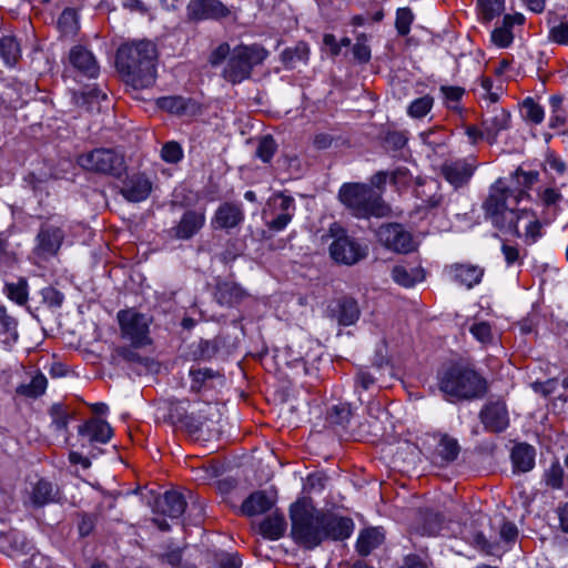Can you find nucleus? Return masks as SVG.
<instances>
[{
	"instance_id": "nucleus-1",
	"label": "nucleus",
	"mask_w": 568,
	"mask_h": 568,
	"mask_svg": "<svg viewBox=\"0 0 568 568\" xmlns=\"http://www.w3.org/2000/svg\"><path fill=\"white\" fill-rule=\"evenodd\" d=\"M291 536L305 549H314L323 541L343 540L351 536V518L316 509L308 500L300 499L290 507Z\"/></svg>"
},
{
	"instance_id": "nucleus-2",
	"label": "nucleus",
	"mask_w": 568,
	"mask_h": 568,
	"mask_svg": "<svg viewBox=\"0 0 568 568\" xmlns=\"http://www.w3.org/2000/svg\"><path fill=\"white\" fill-rule=\"evenodd\" d=\"M530 189L509 187L503 179H498L490 187L489 195L483 204L486 217L493 226L504 234L520 237L518 223L532 215V211L517 210L523 200H530Z\"/></svg>"
},
{
	"instance_id": "nucleus-3",
	"label": "nucleus",
	"mask_w": 568,
	"mask_h": 568,
	"mask_svg": "<svg viewBox=\"0 0 568 568\" xmlns=\"http://www.w3.org/2000/svg\"><path fill=\"white\" fill-rule=\"evenodd\" d=\"M156 45L149 40L122 44L115 57V65L124 82L133 89H146L156 80Z\"/></svg>"
},
{
	"instance_id": "nucleus-4",
	"label": "nucleus",
	"mask_w": 568,
	"mask_h": 568,
	"mask_svg": "<svg viewBox=\"0 0 568 568\" xmlns=\"http://www.w3.org/2000/svg\"><path fill=\"white\" fill-rule=\"evenodd\" d=\"M267 57L268 51L260 43H241L231 49L227 42H222L211 51L207 62L212 68L225 62L221 77L235 85L248 80L254 68L261 65Z\"/></svg>"
},
{
	"instance_id": "nucleus-5",
	"label": "nucleus",
	"mask_w": 568,
	"mask_h": 568,
	"mask_svg": "<svg viewBox=\"0 0 568 568\" xmlns=\"http://www.w3.org/2000/svg\"><path fill=\"white\" fill-rule=\"evenodd\" d=\"M438 388L449 402L483 398L488 383L473 368L454 365L438 374Z\"/></svg>"
},
{
	"instance_id": "nucleus-6",
	"label": "nucleus",
	"mask_w": 568,
	"mask_h": 568,
	"mask_svg": "<svg viewBox=\"0 0 568 568\" xmlns=\"http://www.w3.org/2000/svg\"><path fill=\"white\" fill-rule=\"evenodd\" d=\"M338 199L359 219L382 216L386 211L381 194L365 183H344L339 189Z\"/></svg>"
},
{
	"instance_id": "nucleus-7",
	"label": "nucleus",
	"mask_w": 568,
	"mask_h": 568,
	"mask_svg": "<svg viewBox=\"0 0 568 568\" xmlns=\"http://www.w3.org/2000/svg\"><path fill=\"white\" fill-rule=\"evenodd\" d=\"M77 163L84 171L118 179L126 171L124 154L113 148H95L83 152L78 155Z\"/></svg>"
},
{
	"instance_id": "nucleus-8",
	"label": "nucleus",
	"mask_w": 568,
	"mask_h": 568,
	"mask_svg": "<svg viewBox=\"0 0 568 568\" xmlns=\"http://www.w3.org/2000/svg\"><path fill=\"white\" fill-rule=\"evenodd\" d=\"M219 415L217 408L210 403H202L192 409L180 425L193 439L219 438L220 429L213 420Z\"/></svg>"
},
{
	"instance_id": "nucleus-9",
	"label": "nucleus",
	"mask_w": 568,
	"mask_h": 568,
	"mask_svg": "<svg viewBox=\"0 0 568 568\" xmlns=\"http://www.w3.org/2000/svg\"><path fill=\"white\" fill-rule=\"evenodd\" d=\"M376 236L383 246L395 253L407 254L417 247L412 233L399 223L382 224L376 231Z\"/></svg>"
},
{
	"instance_id": "nucleus-10",
	"label": "nucleus",
	"mask_w": 568,
	"mask_h": 568,
	"mask_svg": "<svg viewBox=\"0 0 568 568\" xmlns=\"http://www.w3.org/2000/svg\"><path fill=\"white\" fill-rule=\"evenodd\" d=\"M118 321L123 337L135 346L144 345L149 341L150 318L134 310H123L118 313Z\"/></svg>"
},
{
	"instance_id": "nucleus-11",
	"label": "nucleus",
	"mask_w": 568,
	"mask_h": 568,
	"mask_svg": "<svg viewBox=\"0 0 568 568\" xmlns=\"http://www.w3.org/2000/svg\"><path fill=\"white\" fill-rule=\"evenodd\" d=\"M189 22L222 21L232 14L222 0H190L185 9Z\"/></svg>"
},
{
	"instance_id": "nucleus-12",
	"label": "nucleus",
	"mask_w": 568,
	"mask_h": 568,
	"mask_svg": "<svg viewBox=\"0 0 568 568\" xmlns=\"http://www.w3.org/2000/svg\"><path fill=\"white\" fill-rule=\"evenodd\" d=\"M329 254L339 264L353 265L367 255V246L343 232L331 243Z\"/></svg>"
},
{
	"instance_id": "nucleus-13",
	"label": "nucleus",
	"mask_w": 568,
	"mask_h": 568,
	"mask_svg": "<svg viewBox=\"0 0 568 568\" xmlns=\"http://www.w3.org/2000/svg\"><path fill=\"white\" fill-rule=\"evenodd\" d=\"M64 236L65 232L61 226L50 222L42 223L36 237L34 255L41 258L55 256L63 243Z\"/></svg>"
},
{
	"instance_id": "nucleus-14",
	"label": "nucleus",
	"mask_w": 568,
	"mask_h": 568,
	"mask_svg": "<svg viewBox=\"0 0 568 568\" xmlns=\"http://www.w3.org/2000/svg\"><path fill=\"white\" fill-rule=\"evenodd\" d=\"M475 170V161L447 160L440 166V174L454 189H459L469 183Z\"/></svg>"
},
{
	"instance_id": "nucleus-15",
	"label": "nucleus",
	"mask_w": 568,
	"mask_h": 568,
	"mask_svg": "<svg viewBox=\"0 0 568 568\" xmlns=\"http://www.w3.org/2000/svg\"><path fill=\"white\" fill-rule=\"evenodd\" d=\"M205 220L203 210H186L179 223L169 230V235L175 240H191L203 229Z\"/></svg>"
},
{
	"instance_id": "nucleus-16",
	"label": "nucleus",
	"mask_w": 568,
	"mask_h": 568,
	"mask_svg": "<svg viewBox=\"0 0 568 568\" xmlns=\"http://www.w3.org/2000/svg\"><path fill=\"white\" fill-rule=\"evenodd\" d=\"M152 185L145 173L135 172L123 180L120 193L129 202H142L151 194Z\"/></svg>"
},
{
	"instance_id": "nucleus-17",
	"label": "nucleus",
	"mask_w": 568,
	"mask_h": 568,
	"mask_svg": "<svg viewBox=\"0 0 568 568\" xmlns=\"http://www.w3.org/2000/svg\"><path fill=\"white\" fill-rule=\"evenodd\" d=\"M480 422L486 430L501 433L509 425L506 404L500 400L487 403L479 413Z\"/></svg>"
},
{
	"instance_id": "nucleus-18",
	"label": "nucleus",
	"mask_w": 568,
	"mask_h": 568,
	"mask_svg": "<svg viewBox=\"0 0 568 568\" xmlns=\"http://www.w3.org/2000/svg\"><path fill=\"white\" fill-rule=\"evenodd\" d=\"M70 64L82 75L94 79L99 75L100 67L93 53L81 44H77L69 52Z\"/></svg>"
},
{
	"instance_id": "nucleus-19",
	"label": "nucleus",
	"mask_w": 568,
	"mask_h": 568,
	"mask_svg": "<svg viewBox=\"0 0 568 568\" xmlns=\"http://www.w3.org/2000/svg\"><path fill=\"white\" fill-rule=\"evenodd\" d=\"M331 318L342 326L355 324L361 315L357 302L352 297H342L334 301L327 308Z\"/></svg>"
},
{
	"instance_id": "nucleus-20",
	"label": "nucleus",
	"mask_w": 568,
	"mask_h": 568,
	"mask_svg": "<svg viewBox=\"0 0 568 568\" xmlns=\"http://www.w3.org/2000/svg\"><path fill=\"white\" fill-rule=\"evenodd\" d=\"M481 128L486 130L488 144H495L499 133L510 128V112L504 108L494 106L489 115L483 118Z\"/></svg>"
},
{
	"instance_id": "nucleus-21",
	"label": "nucleus",
	"mask_w": 568,
	"mask_h": 568,
	"mask_svg": "<svg viewBox=\"0 0 568 568\" xmlns=\"http://www.w3.org/2000/svg\"><path fill=\"white\" fill-rule=\"evenodd\" d=\"M444 273L447 275L449 281L457 282L459 284H479L485 274V268L478 264L469 262L455 263L445 266Z\"/></svg>"
},
{
	"instance_id": "nucleus-22",
	"label": "nucleus",
	"mask_w": 568,
	"mask_h": 568,
	"mask_svg": "<svg viewBox=\"0 0 568 568\" xmlns=\"http://www.w3.org/2000/svg\"><path fill=\"white\" fill-rule=\"evenodd\" d=\"M523 13L516 12L513 14H505L501 24L496 27L490 34V41L498 48H509L515 39L513 28L515 26H523L525 23Z\"/></svg>"
},
{
	"instance_id": "nucleus-23",
	"label": "nucleus",
	"mask_w": 568,
	"mask_h": 568,
	"mask_svg": "<svg viewBox=\"0 0 568 568\" xmlns=\"http://www.w3.org/2000/svg\"><path fill=\"white\" fill-rule=\"evenodd\" d=\"M244 221V211L240 203L224 202L215 211L212 224L215 229L230 230Z\"/></svg>"
},
{
	"instance_id": "nucleus-24",
	"label": "nucleus",
	"mask_w": 568,
	"mask_h": 568,
	"mask_svg": "<svg viewBox=\"0 0 568 568\" xmlns=\"http://www.w3.org/2000/svg\"><path fill=\"white\" fill-rule=\"evenodd\" d=\"M185 508L186 501L183 495L176 490H169L155 499L153 510L170 518H179L184 514Z\"/></svg>"
},
{
	"instance_id": "nucleus-25",
	"label": "nucleus",
	"mask_w": 568,
	"mask_h": 568,
	"mask_svg": "<svg viewBox=\"0 0 568 568\" xmlns=\"http://www.w3.org/2000/svg\"><path fill=\"white\" fill-rule=\"evenodd\" d=\"M537 197L544 209V222L550 223L561 211L560 203L564 201V195L560 189L552 185L541 187L537 191Z\"/></svg>"
},
{
	"instance_id": "nucleus-26",
	"label": "nucleus",
	"mask_w": 568,
	"mask_h": 568,
	"mask_svg": "<svg viewBox=\"0 0 568 568\" xmlns=\"http://www.w3.org/2000/svg\"><path fill=\"white\" fill-rule=\"evenodd\" d=\"M79 435L88 438L89 443L105 444L111 439L113 429L108 422L92 418L79 426Z\"/></svg>"
},
{
	"instance_id": "nucleus-27",
	"label": "nucleus",
	"mask_w": 568,
	"mask_h": 568,
	"mask_svg": "<svg viewBox=\"0 0 568 568\" xmlns=\"http://www.w3.org/2000/svg\"><path fill=\"white\" fill-rule=\"evenodd\" d=\"M435 443L434 453L442 463L449 464L457 459L460 453L458 440L448 434L437 433L429 436Z\"/></svg>"
},
{
	"instance_id": "nucleus-28",
	"label": "nucleus",
	"mask_w": 568,
	"mask_h": 568,
	"mask_svg": "<svg viewBox=\"0 0 568 568\" xmlns=\"http://www.w3.org/2000/svg\"><path fill=\"white\" fill-rule=\"evenodd\" d=\"M276 200L280 201L277 207L281 212L271 221L266 222V225L271 231L280 232L292 221L295 211V201L291 195H285L284 193L277 194L275 201Z\"/></svg>"
},
{
	"instance_id": "nucleus-29",
	"label": "nucleus",
	"mask_w": 568,
	"mask_h": 568,
	"mask_svg": "<svg viewBox=\"0 0 568 568\" xmlns=\"http://www.w3.org/2000/svg\"><path fill=\"white\" fill-rule=\"evenodd\" d=\"M274 505L275 499L273 497L268 496L264 490H257L243 501L241 513L248 517L257 516L271 510Z\"/></svg>"
},
{
	"instance_id": "nucleus-30",
	"label": "nucleus",
	"mask_w": 568,
	"mask_h": 568,
	"mask_svg": "<svg viewBox=\"0 0 568 568\" xmlns=\"http://www.w3.org/2000/svg\"><path fill=\"white\" fill-rule=\"evenodd\" d=\"M287 523L283 514L277 511L266 516L258 524V532L266 539L278 540L286 531Z\"/></svg>"
},
{
	"instance_id": "nucleus-31",
	"label": "nucleus",
	"mask_w": 568,
	"mask_h": 568,
	"mask_svg": "<svg viewBox=\"0 0 568 568\" xmlns=\"http://www.w3.org/2000/svg\"><path fill=\"white\" fill-rule=\"evenodd\" d=\"M439 93L445 109L454 114H463L465 109L462 105V101L466 94V89L464 87L442 84L439 87Z\"/></svg>"
},
{
	"instance_id": "nucleus-32",
	"label": "nucleus",
	"mask_w": 568,
	"mask_h": 568,
	"mask_svg": "<svg viewBox=\"0 0 568 568\" xmlns=\"http://www.w3.org/2000/svg\"><path fill=\"white\" fill-rule=\"evenodd\" d=\"M392 277L397 284H418L426 281V271L422 266L396 265Z\"/></svg>"
},
{
	"instance_id": "nucleus-33",
	"label": "nucleus",
	"mask_w": 568,
	"mask_h": 568,
	"mask_svg": "<svg viewBox=\"0 0 568 568\" xmlns=\"http://www.w3.org/2000/svg\"><path fill=\"white\" fill-rule=\"evenodd\" d=\"M550 118L549 128L554 130L564 129L568 124V105L561 95L554 94L549 97Z\"/></svg>"
},
{
	"instance_id": "nucleus-34",
	"label": "nucleus",
	"mask_w": 568,
	"mask_h": 568,
	"mask_svg": "<svg viewBox=\"0 0 568 568\" xmlns=\"http://www.w3.org/2000/svg\"><path fill=\"white\" fill-rule=\"evenodd\" d=\"M511 462L518 471L531 470L535 465V449L527 444L516 445L511 452Z\"/></svg>"
},
{
	"instance_id": "nucleus-35",
	"label": "nucleus",
	"mask_w": 568,
	"mask_h": 568,
	"mask_svg": "<svg viewBox=\"0 0 568 568\" xmlns=\"http://www.w3.org/2000/svg\"><path fill=\"white\" fill-rule=\"evenodd\" d=\"M57 491L50 481L40 479L30 493V503L34 507H42L55 500Z\"/></svg>"
},
{
	"instance_id": "nucleus-36",
	"label": "nucleus",
	"mask_w": 568,
	"mask_h": 568,
	"mask_svg": "<svg viewBox=\"0 0 568 568\" xmlns=\"http://www.w3.org/2000/svg\"><path fill=\"white\" fill-rule=\"evenodd\" d=\"M384 540V535L378 528L363 530L357 539L356 548L359 555L367 556Z\"/></svg>"
},
{
	"instance_id": "nucleus-37",
	"label": "nucleus",
	"mask_w": 568,
	"mask_h": 568,
	"mask_svg": "<svg viewBox=\"0 0 568 568\" xmlns=\"http://www.w3.org/2000/svg\"><path fill=\"white\" fill-rule=\"evenodd\" d=\"M0 58L7 67H14L21 58V49L18 40L12 36L0 39Z\"/></svg>"
},
{
	"instance_id": "nucleus-38",
	"label": "nucleus",
	"mask_w": 568,
	"mask_h": 568,
	"mask_svg": "<svg viewBox=\"0 0 568 568\" xmlns=\"http://www.w3.org/2000/svg\"><path fill=\"white\" fill-rule=\"evenodd\" d=\"M479 21L488 24L505 10V0H477Z\"/></svg>"
},
{
	"instance_id": "nucleus-39",
	"label": "nucleus",
	"mask_w": 568,
	"mask_h": 568,
	"mask_svg": "<svg viewBox=\"0 0 568 568\" xmlns=\"http://www.w3.org/2000/svg\"><path fill=\"white\" fill-rule=\"evenodd\" d=\"M190 104H193L192 99H185L181 95L161 97L156 100L159 109L172 114L186 113Z\"/></svg>"
},
{
	"instance_id": "nucleus-40",
	"label": "nucleus",
	"mask_w": 568,
	"mask_h": 568,
	"mask_svg": "<svg viewBox=\"0 0 568 568\" xmlns=\"http://www.w3.org/2000/svg\"><path fill=\"white\" fill-rule=\"evenodd\" d=\"M105 99L106 94L97 87L87 88L79 94H74L77 105L84 108L87 111H92L101 100Z\"/></svg>"
},
{
	"instance_id": "nucleus-41",
	"label": "nucleus",
	"mask_w": 568,
	"mask_h": 568,
	"mask_svg": "<svg viewBox=\"0 0 568 568\" xmlns=\"http://www.w3.org/2000/svg\"><path fill=\"white\" fill-rule=\"evenodd\" d=\"M58 29L63 36H74L79 30L78 12L73 8H65L58 18Z\"/></svg>"
},
{
	"instance_id": "nucleus-42",
	"label": "nucleus",
	"mask_w": 568,
	"mask_h": 568,
	"mask_svg": "<svg viewBox=\"0 0 568 568\" xmlns=\"http://www.w3.org/2000/svg\"><path fill=\"white\" fill-rule=\"evenodd\" d=\"M17 320L7 313L4 306L0 305V337L3 342H16L18 339Z\"/></svg>"
},
{
	"instance_id": "nucleus-43",
	"label": "nucleus",
	"mask_w": 568,
	"mask_h": 568,
	"mask_svg": "<svg viewBox=\"0 0 568 568\" xmlns=\"http://www.w3.org/2000/svg\"><path fill=\"white\" fill-rule=\"evenodd\" d=\"M434 103V97L425 94L408 104L407 114L413 119H423L432 111Z\"/></svg>"
},
{
	"instance_id": "nucleus-44",
	"label": "nucleus",
	"mask_w": 568,
	"mask_h": 568,
	"mask_svg": "<svg viewBox=\"0 0 568 568\" xmlns=\"http://www.w3.org/2000/svg\"><path fill=\"white\" fill-rule=\"evenodd\" d=\"M521 114L523 118L534 124H540L545 118L544 108L535 101L534 98L527 97L521 102Z\"/></svg>"
},
{
	"instance_id": "nucleus-45",
	"label": "nucleus",
	"mask_w": 568,
	"mask_h": 568,
	"mask_svg": "<svg viewBox=\"0 0 568 568\" xmlns=\"http://www.w3.org/2000/svg\"><path fill=\"white\" fill-rule=\"evenodd\" d=\"M47 377L43 374L33 376L28 384H21L17 388V393L27 397H38L47 389Z\"/></svg>"
},
{
	"instance_id": "nucleus-46",
	"label": "nucleus",
	"mask_w": 568,
	"mask_h": 568,
	"mask_svg": "<svg viewBox=\"0 0 568 568\" xmlns=\"http://www.w3.org/2000/svg\"><path fill=\"white\" fill-rule=\"evenodd\" d=\"M308 47L305 42H298L294 48H286L281 53V60L287 68H293L296 61H305L308 57Z\"/></svg>"
},
{
	"instance_id": "nucleus-47",
	"label": "nucleus",
	"mask_w": 568,
	"mask_h": 568,
	"mask_svg": "<svg viewBox=\"0 0 568 568\" xmlns=\"http://www.w3.org/2000/svg\"><path fill=\"white\" fill-rule=\"evenodd\" d=\"M277 146L275 139L271 134L263 135L258 139L255 156L264 163H270L277 151Z\"/></svg>"
},
{
	"instance_id": "nucleus-48",
	"label": "nucleus",
	"mask_w": 568,
	"mask_h": 568,
	"mask_svg": "<svg viewBox=\"0 0 568 568\" xmlns=\"http://www.w3.org/2000/svg\"><path fill=\"white\" fill-rule=\"evenodd\" d=\"M443 516L438 513L427 511L422 518V525L418 528L422 535L436 536L443 528Z\"/></svg>"
},
{
	"instance_id": "nucleus-49",
	"label": "nucleus",
	"mask_w": 568,
	"mask_h": 568,
	"mask_svg": "<svg viewBox=\"0 0 568 568\" xmlns=\"http://www.w3.org/2000/svg\"><path fill=\"white\" fill-rule=\"evenodd\" d=\"M214 296L221 305L231 306L242 298V290L241 286H216Z\"/></svg>"
},
{
	"instance_id": "nucleus-50",
	"label": "nucleus",
	"mask_w": 568,
	"mask_h": 568,
	"mask_svg": "<svg viewBox=\"0 0 568 568\" xmlns=\"http://www.w3.org/2000/svg\"><path fill=\"white\" fill-rule=\"evenodd\" d=\"M414 13L410 8H398L396 11L395 28L400 37H406L410 32L412 23L414 22Z\"/></svg>"
},
{
	"instance_id": "nucleus-51",
	"label": "nucleus",
	"mask_w": 568,
	"mask_h": 568,
	"mask_svg": "<svg viewBox=\"0 0 568 568\" xmlns=\"http://www.w3.org/2000/svg\"><path fill=\"white\" fill-rule=\"evenodd\" d=\"M190 403L186 399H175L170 402L169 418L173 424H182L187 418Z\"/></svg>"
},
{
	"instance_id": "nucleus-52",
	"label": "nucleus",
	"mask_w": 568,
	"mask_h": 568,
	"mask_svg": "<svg viewBox=\"0 0 568 568\" xmlns=\"http://www.w3.org/2000/svg\"><path fill=\"white\" fill-rule=\"evenodd\" d=\"M352 416L349 404H338L331 407L327 413V419L332 424L345 426Z\"/></svg>"
},
{
	"instance_id": "nucleus-53",
	"label": "nucleus",
	"mask_w": 568,
	"mask_h": 568,
	"mask_svg": "<svg viewBox=\"0 0 568 568\" xmlns=\"http://www.w3.org/2000/svg\"><path fill=\"white\" fill-rule=\"evenodd\" d=\"M221 343L217 338L215 339H201L194 352L195 356L200 359H211L220 351Z\"/></svg>"
},
{
	"instance_id": "nucleus-54",
	"label": "nucleus",
	"mask_w": 568,
	"mask_h": 568,
	"mask_svg": "<svg viewBox=\"0 0 568 568\" xmlns=\"http://www.w3.org/2000/svg\"><path fill=\"white\" fill-rule=\"evenodd\" d=\"M518 186L531 189L539 181L538 171H525L521 166L517 168L511 174Z\"/></svg>"
},
{
	"instance_id": "nucleus-55",
	"label": "nucleus",
	"mask_w": 568,
	"mask_h": 568,
	"mask_svg": "<svg viewBox=\"0 0 568 568\" xmlns=\"http://www.w3.org/2000/svg\"><path fill=\"white\" fill-rule=\"evenodd\" d=\"M355 392L368 390L376 383L377 376L367 367H361L355 375Z\"/></svg>"
},
{
	"instance_id": "nucleus-56",
	"label": "nucleus",
	"mask_w": 568,
	"mask_h": 568,
	"mask_svg": "<svg viewBox=\"0 0 568 568\" xmlns=\"http://www.w3.org/2000/svg\"><path fill=\"white\" fill-rule=\"evenodd\" d=\"M161 158L168 163L175 164L183 159L182 146L175 141H169L161 149Z\"/></svg>"
},
{
	"instance_id": "nucleus-57",
	"label": "nucleus",
	"mask_w": 568,
	"mask_h": 568,
	"mask_svg": "<svg viewBox=\"0 0 568 568\" xmlns=\"http://www.w3.org/2000/svg\"><path fill=\"white\" fill-rule=\"evenodd\" d=\"M544 480L547 486L559 489L562 486L564 469L558 462L552 463L551 466L545 471Z\"/></svg>"
},
{
	"instance_id": "nucleus-58",
	"label": "nucleus",
	"mask_w": 568,
	"mask_h": 568,
	"mask_svg": "<svg viewBox=\"0 0 568 568\" xmlns=\"http://www.w3.org/2000/svg\"><path fill=\"white\" fill-rule=\"evenodd\" d=\"M408 142L407 132L405 131H388L384 138V146L387 150L398 151L402 150Z\"/></svg>"
},
{
	"instance_id": "nucleus-59",
	"label": "nucleus",
	"mask_w": 568,
	"mask_h": 568,
	"mask_svg": "<svg viewBox=\"0 0 568 568\" xmlns=\"http://www.w3.org/2000/svg\"><path fill=\"white\" fill-rule=\"evenodd\" d=\"M51 426L55 432H67L71 415L65 412L61 405H53L51 407Z\"/></svg>"
},
{
	"instance_id": "nucleus-60",
	"label": "nucleus",
	"mask_w": 568,
	"mask_h": 568,
	"mask_svg": "<svg viewBox=\"0 0 568 568\" xmlns=\"http://www.w3.org/2000/svg\"><path fill=\"white\" fill-rule=\"evenodd\" d=\"M366 42H367V37L365 33H362L357 37V41L353 45L354 59L359 63H367L372 57L371 48Z\"/></svg>"
},
{
	"instance_id": "nucleus-61",
	"label": "nucleus",
	"mask_w": 568,
	"mask_h": 568,
	"mask_svg": "<svg viewBox=\"0 0 568 568\" xmlns=\"http://www.w3.org/2000/svg\"><path fill=\"white\" fill-rule=\"evenodd\" d=\"M548 38L557 44L568 45V21H561L550 28Z\"/></svg>"
},
{
	"instance_id": "nucleus-62",
	"label": "nucleus",
	"mask_w": 568,
	"mask_h": 568,
	"mask_svg": "<svg viewBox=\"0 0 568 568\" xmlns=\"http://www.w3.org/2000/svg\"><path fill=\"white\" fill-rule=\"evenodd\" d=\"M389 175V182L396 187H406L410 183L412 174L405 166L395 169Z\"/></svg>"
},
{
	"instance_id": "nucleus-63",
	"label": "nucleus",
	"mask_w": 568,
	"mask_h": 568,
	"mask_svg": "<svg viewBox=\"0 0 568 568\" xmlns=\"http://www.w3.org/2000/svg\"><path fill=\"white\" fill-rule=\"evenodd\" d=\"M470 333L481 343H489L493 339L491 327L487 322L474 323Z\"/></svg>"
},
{
	"instance_id": "nucleus-64",
	"label": "nucleus",
	"mask_w": 568,
	"mask_h": 568,
	"mask_svg": "<svg viewBox=\"0 0 568 568\" xmlns=\"http://www.w3.org/2000/svg\"><path fill=\"white\" fill-rule=\"evenodd\" d=\"M43 302L51 307H59L63 302V294L54 286H43L40 292Z\"/></svg>"
}]
</instances>
